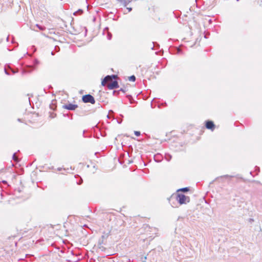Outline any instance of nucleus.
I'll list each match as a JSON object with an SVG mask.
<instances>
[{"mask_svg": "<svg viewBox=\"0 0 262 262\" xmlns=\"http://www.w3.org/2000/svg\"><path fill=\"white\" fill-rule=\"evenodd\" d=\"M82 100L85 103H91V104H94L95 103L94 98L90 94L83 96Z\"/></svg>", "mask_w": 262, "mask_h": 262, "instance_id": "obj_3", "label": "nucleus"}, {"mask_svg": "<svg viewBox=\"0 0 262 262\" xmlns=\"http://www.w3.org/2000/svg\"><path fill=\"white\" fill-rule=\"evenodd\" d=\"M82 13V10L81 9H79L78 11H77L74 13V15H76L78 14H80Z\"/></svg>", "mask_w": 262, "mask_h": 262, "instance_id": "obj_7", "label": "nucleus"}, {"mask_svg": "<svg viewBox=\"0 0 262 262\" xmlns=\"http://www.w3.org/2000/svg\"><path fill=\"white\" fill-rule=\"evenodd\" d=\"M63 107L69 110H75L77 107V105L76 104L69 103L64 105Z\"/></svg>", "mask_w": 262, "mask_h": 262, "instance_id": "obj_4", "label": "nucleus"}, {"mask_svg": "<svg viewBox=\"0 0 262 262\" xmlns=\"http://www.w3.org/2000/svg\"><path fill=\"white\" fill-rule=\"evenodd\" d=\"M118 2L121 3L124 7H126L129 3L131 2L132 0H117Z\"/></svg>", "mask_w": 262, "mask_h": 262, "instance_id": "obj_6", "label": "nucleus"}, {"mask_svg": "<svg viewBox=\"0 0 262 262\" xmlns=\"http://www.w3.org/2000/svg\"><path fill=\"white\" fill-rule=\"evenodd\" d=\"M127 9L128 10V12H130L132 11V8H130V7H128V8H127Z\"/></svg>", "mask_w": 262, "mask_h": 262, "instance_id": "obj_16", "label": "nucleus"}, {"mask_svg": "<svg viewBox=\"0 0 262 262\" xmlns=\"http://www.w3.org/2000/svg\"><path fill=\"white\" fill-rule=\"evenodd\" d=\"M5 73H6L7 75H8V74H9L7 73V71H6V70H5Z\"/></svg>", "mask_w": 262, "mask_h": 262, "instance_id": "obj_19", "label": "nucleus"}, {"mask_svg": "<svg viewBox=\"0 0 262 262\" xmlns=\"http://www.w3.org/2000/svg\"><path fill=\"white\" fill-rule=\"evenodd\" d=\"M3 182L4 183H6V182L5 181H3Z\"/></svg>", "mask_w": 262, "mask_h": 262, "instance_id": "obj_20", "label": "nucleus"}, {"mask_svg": "<svg viewBox=\"0 0 262 262\" xmlns=\"http://www.w3.org/2000/svg\"><path fill=\"white\" fill-rule=\"evenodd\" d=\"M107 38L108 40L111 39L112 38V34L110 33H108Z\"/></svg>", "mask_w": 262, "mask_h": 262, "instance_id": "obj_11", "label": "nucleus"}, {"mask_svg": "<svg viewBox=\"0 0 262 262\" xmlns=\"http://www.w3.org/2000/svg\"><path fill=\"white\" fill-rule=\"evenodd\" d=\"M135 134L136 136H139L140 135V132H139V131H135Z\"/></svg>", "mask_w": 262, "mask_h": 262, "instance_id": "obj_13", "label": "nucleus"}, {"mask_svg": "<svg viewBox=\"0 0 262 262\" xmlns=\"http://www.w3.org/2000/svg\"><path fill=\"white\" fill-rule=\"evenodd\" d=\"M177 51H178V53H181V50L180 48H178L177 49Z\"/></svg>", "mask_w": 262, "mask_h": 262, "instance_id": "obj_17", "label": "nucleus"}, {"mask_svg": "<svg viewBox=\"0 0 262 262\" xmlns=\"http://www.w3.org/2000/svg\"><path fill=\"white\" fill-rule=\"evenodd\" d=\"M188 190H189L188 188L185 187V188H183L180 189V190H181L182 191H188Z\"/></svg>", "mask_w": 262, "mask_h": 262, "instance_id": "obj_12", "label": "nucleus"}, {"mask_svg": "<svg viewBox=\"0 0 262 262\" xmlns=\"http://www.w3.org/2000/svg\"><path fill=\"white\" fill-rule=\"evenodd\" d=\"M224 177H226V178H232L233 176H229V175H225L224 176Z\"/></svg>", "mask_w": 262, "mask_h": 262, "instance_id": "obj_15", "label": "nucleus"}, {"mask_svg": "<svg viewBox=\"0 0 262 262\" xmlns=\"http://www.w3.org/2000/svg\"><path fill=\"white\" fill-rule=\"evenodd\" d=\"M116 77V75H107L106 76L102 81L101 84L103 86L105 85L106 83L109 82L107 86L110 90H113L114 89H116L118 87V84L117 81H113V79H115Z\"/></svg>", "mask_w": 262, "mask_h": 262, "instance_id": "obj_1", "label": "nucleus"}, {"mask_svg": "<svg viewBox=\"0 0 262 262\" xmlns=\"http://www.w3.org/2000/svg\"><path fill=\"white\" fill-rule=\"evenodd\" d=\"M82 182V180L81 179V180H80V181H79V182H78V183H77V184H78V185H80V184H81Z\"/></svg>", "mask_w": 262, "mask_h": 262, "instance_id": "obj_18", "label": "nucleus"}, {"mask_svg": "<svg viewBox=\"0 0 262 262\" xmlns=\"http://www.w3.org/2000/svg\"><path fill=\"white\" fill-rule=\"evenodd\" d=\"M129 80L130 81H135L136 80V77L134 75H132L129 77Z\"/></svg>", "mask_w": 262, "mask_h": 262, "instance_id": "obj_9", "label": "nucleus"}, {"mask_svg": "<svg viewBox=\"0 0 262 262\" xmlns=\"http://www.w3.org/2000/svg\"><path fill=\"white\" fill-rule=\"evenodd\" d=\"M189 198L186 197L183 194H178L177 196V201L180 204H183L186 203V201L188 202Z\"/></svg>", "mask_w": 262, "mask_h": 262, "instance_id": "obj_2", "label": "nucleus"}, {"mask_svg": "<svg viewBox=\"0 0 262 262\" xmlns=\"http://www.w3.org/2000/svg\"><path fill=\"white\" fill-rule=\"evenodd\" d=\"M206 127L208 129L213 130L214 128V124L212 121H208L206 122Z\"/></svg>", "mask_w": 262, "mask_h": 262, "instance_id": "obj_5", "label": "nucleus"}, {"mask_svg": "<svg viewBox=\"0 0 262 262\" xmlns=\"http://www.w3.org/2000/svg\"><path fill=\"white\" fill-rule=\"evenodd\" d=\"M13 159L15 161H16V162H17V161H18V158H17V157H16V154H15V153H14V154H13Z\"/></svg>", "mask_w": 262, "mask_h": 262, "instance_id": "obj_10", "label": "nucleus"}, {"mask_svg": "<svg viewBox=\"0 0 262 262\" xmlns=\"http://www.w3.org/2000/svg\"><path fill=\"white\" fill-rule=\"evenodd\" d=\"M35 27H36L37 28H38L40 30H44L45 29V28L44 27L39 26L38 24H36L35 25Z\"/></svg>", "mask_w": 262, "mask_h": 262, "instance_id": "obj_8", "label": "nucleus"}, {"mask_svg": "<svg viewBox=\"0 0 262 262\" xmlns=\"http://www.w3.org/2000/svg\"><path fill=\"white\" fill-rule=\"evenodd\" d=\"M55 117V114H51L50 115V117H51V118H54Z\"/></svg>", "mask_w": 262, "mask_h": 262, "instance_id": "obj_14", "label": "nucleus"}]
</instances>
